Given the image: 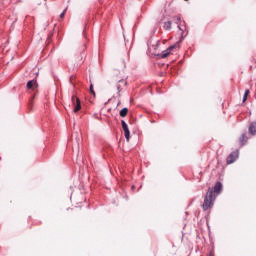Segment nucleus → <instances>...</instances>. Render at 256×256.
<instances>
[{
	"label": "nucleus",
	"instance_id": "nucleus-1",
	"mask_svg": "<svg viewBox=\"0 0 256 256\" xmlns=\"http://www.w3.org/2000/svg\"><path fill=\"white\" fill-rule=\"evenodd\" d=\"M215 199H217V195H214L213 190L209 188L202 204L203 211H209V209L213 208L215 205Z\"/></svg>",
	"mask_w": 256,
	"mask_h": 256
},
{
	"label": "nucleus",
	"instance_id": "nucleus-2",
	"mask_svg": "<svg viewBox=\"0 0 256 256\" xmlns=\"http://www.w3.org/2000/svg\"><path fill=\"white\" fill-rule=\"evenodd\" d=\"M184 39L185 37H183V31H182L180 40L176 44L170 46L168 49L162 51L161 54H157L158 59H166V57H169V55H171V51H173V49H177L181 41H183Z\"/></svg>",
	"mask_w": 256,
	"mask_h": 256
},
{
	"label": "nucleus",
	"instance_id": "nucleus-3",
	"mask_svg": "<svg viewBox=\"0 0 256 256\" xmlns=\"http://www.w3.org/2000/svg\"><path fill=\"white\" fill-rule=\"evenodd\" d=\"M121 124H122V129L124 131V137H125L126 141H129V139L131 137V132L129 131V126L127 125V122H125V120H121Z\"/></svg>",
	"mask_w": 256,
	"mask_h": 256
},
{
	"label": "nucleus",
	"instance_id": "nucleus-4",
	"mask_svg": "<svg viewBox=\"0 0 256 256\" xmlns=\"http://www.w3.org/2000/svg\"><path fill=\"white\" fill-rule=\"evenodd\" d=\"M239 159V151H233L232 153L229 154V156L227 157V165H231L233 164V162Z\"/></svg>",
	"mask_w": 256,
	"mask_h": 256
},
{
	"label": "nucleus",
	"instance_id": "nucleus-5",
	"mask_svg": "<svg viewBox=\"0 0 256 256\" xmlns=\"http://www.w3.org/2000/svg\"><path fill=\"white\" fill-rule=\"evenodd\" d=\"M71 99L74 105V113H78V111H81V100H79V98L76 96H72Z\"/></svg>",
	"mask_w": 256,
	"mask_h": 256
},
{
	"label": "nucleus",
	"instance_id": "nucleus-6",
	"mask_svg": "<svg viewBox=\"0 0 256 256\" xmlns=\"http://www.w3.org/2000/svg\"><path fill=\"white\" fill-rule=\"evenodd\" d=\"M210 189V188H208ZM213 191V195H216V197L223 191V184L221 182H216L213 188H211Z\"/></svg>",
	"mask_w": 256,
	"mask_h": 256
},
{
	"label": "nucleus",
	"instance_id": "nucleus-7",
	"mask_svg": "<svg viewBox=\"0 0 256 256\" xmlns=\"http://www.w3.org/2000/svg\"><path fill=\"white\" fill-rule=\"evenodd\" d=\"M27 89H35L37 87V80H30L26 85Z\"/></svg>",
	"mask_w": 256,
	"mask_h": 256
},
{
	"label": "nucleus",
	"instance_id": "nucleus-8",
	"mask_svg": "<svg viewBox=\"0 0 256 256\" xmlns=\"http://www.w3.org/2000/svg\"><path fill=\"white\" fill-rule=\"evenodd\" d=\"M250 135H256V122H252L248 129Z\"/></svg>",
	"mask_w": 256,
	"mask_h": 256
},
{
	"label": "nucleus",
	"instance_id": "nucleus-9",
	"mask_svg": "<svg viewBox=\"0 0 256 256\" xmlns=\"http://www.w3.org/2000/svg\"><path fill=\"white\" fill-rule=\"evenodd\" d=\"M240 145H245L247 143V135L242 134L239 138Z\"/></svg>",
	"mask_w": 256,
	"mask_h": 256
},
{
	"label": "nucleus",
	"instance_id": "nucleus-10",
	"mask_svg": "<svg viewBox=\"0 0 256 256\" xmlns=\"http://www.w3.org/2000/svg\"><path fill=\"white\" fill-rule=\"evenodd\" d=\"M171 25V21L164 22L163 28L165 29V31H171Z\"/></svg>",
	"mask_w": 256,
	"mask_h": 256
},
{
	"label": "nucleus",
	"instance_id": "nucleus-11",
	"mask_svg": "<svg viewBox=\"0 0 256 256\" xmlns=\"http://www.w3.org/2000/svg\"><path fill=\"white\" fill-rule=\"evenodd\" d=\"M127 113H129V109L128 108H123L120 111V117H127Z\"/></svg>",
	"mask_w": 256,
	"mask_h": 256
},
{
	"label": "nucleus",
	"instance_id": "nucleus-12",
	"mask_svg": "<svg viewBox=\"0 0 256 256\" xmlns=\"http://www.w3.org/2000/svg\"><path fill=\"white\" fill-rule=\"evenodd\" d=\"M161 43V41L157 40L155 45H152V48L154 49V51H157V49H159V44Z\"/></svg>",
	"mask_w": 256,
	"mask_h": 256
},
{
	"label": "nucleus",
	"instance_id": "nucleus-13",
	"mask_svg": "<svg viewBox=\"0 0 256 256\" xmlns=\"http://www.w3.org/2000/svg\"><path fill=\"white\" fill-rule=\"evenodd\" d=\"M65 13H67V8L60 14V19H63V17H65Z\"/></svg>",
	"mask_w": 256,
	"mask_h": 256
},
{
	"label": "nucleus",
	"instance_id": "nucleus-14",
	"mask_svg": "<svg viewBox=\"0 0 256 256\" xmlns=\"http://www.w3.org/2000/svg\"><path fill=\"white\" fill-rule=\"evenodd\" d=\"M90 93L95 95V90H93V84H90Z\"/></svg>",
	"mask_w": 256,
	"mask_h": 256
},
{
	"label": "nucleus",
	"instance_id": "nucleus-15",
	"mask_svg": "<svg viewBox=\"0 0 256 256\" xmlns=\"http://www.w3.org/2000/svg\"><path fill=\"white\" fill-rule=\"evenodd\" d=\"M242 101H243V103H245V101H247V95L244 94Z\"/></svg>",
	"mask_w": 256,
	"mask_h": 256
},
{
	"label": "nucleus",
	"instance_id": "nucleus-16",
	"mask_svg": "<svg viewBox=\"0 0 256 256\" xmlns=\"http://www.w3.org/2000/svg\"><path fill=\"white\" fill-rule=\"evenodd\" d=\"M118 93H121V86L117 85Z\"/></svg>",
	"mask_w": 256,
	"mask_h": 256
},
{
	"label": "nucleus",
	"instance_id": "nucleus-17",
	"mask_svg": "<svg viewBox=\"0 0 256 256\" xmlns=\"http://www.w3.org/2000/svg\"><path fill=\"white\" fill-rule=\"evenodd\" d=\"M176 21H177L176 23L179 24V21H181V17H177Z\"/></svg>",
	"mask_w": 256,
	"mask_h": 256
},
{
	"label": "nucleus",
	"instance_id": "nucleus-18",
	"mask_svg": "<svg viewBox=\"0 0 256 256\" xmlns=\"http://www.w3.org/2000/svg\"><path fill=\"white\" fill-rule=\"evenodd\" d=\"M70 83L73 85V76L70 77Z\"/></svg>",
	"mask_w": 256,
	"mask_h": 256
},
{
	"label": "nucleus",
	"instance_id": "nucleus-19",
	"mask_svg": "<svg viewBox=\"0 0 256 256\" xmlns=\"http://www.w3.org/2000/svg\"><path fill=\"white\" fill-rule=\"evenodd\" d=\"M244 95L248 96L249 95V90H245Z\"/></svg>",
	"mask_w": 256,
	"mask_h": 256
},
{
	"label": "nucleus",
	"instance_id": "nucleus-20",
	"mask_svg": "<svg viewBox=\"0 0 256 256\" xmlns=\"http://www.w3.org/2000/svg\"><path fill=\"white\" fill-rule=\"evenodd\" d=\"M132 191H135V185L132 186Z\"/></svg>",
	"mask_w": 256,
	"mask_h": 256
},
{
	"label": "nucleus",
	"instance_id": "nucleus-21",
	"mask_svg": "<svg viewBox=\"0 0 256 256\" xmlns=\"http://www.w3.org/2000/svg\"><path fill=\"white\" fill-rule=\"evenodd\" d=\"M178 29H179L180 31H183V29H181L180 26H178Z\"/></svg>",
	"mask_w": 256,
	"mask_h": 256
},
{
	"label": "nucleus",
	"instance_id": "nucleus-22",
	"mask_svg": "<svg viewBox=\"0 0 256 256\" xmlns=\"http://www.w3.org/2000/svg\"><path fill=\"white\" fill-rule=\"evenodd\" d=\"M185 1H189V0H185Z\"/></svg>",
	"mask_w": 256,
	"mask_h": 256
}]
</instances>
